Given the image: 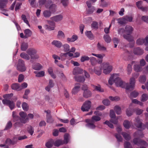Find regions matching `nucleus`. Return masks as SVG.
Listing matches in <instances>:
<instances>
[{"mask_svg": "<svg viewBox=\"0 0 148 148\" xmlns=\"http://www.w3.org/2000/svg\"><path fill=\"white\" fill-rule=\"evenodd\" d=\"M13 96V94L12 93H11L10 94H7L4 95L3 97L4 99H10Z\"/></svg>", "mask_w": 148, "mask_h": 148, "instance_id": "obj_64", "label": "nucleus"}, {"mask_svg": "<svg viewBox=\"0 0 148 148\" xmlns=\"http://www.w3.org/2000/svg\"><path fill=\"white\" fill-rule=\"evenodd\" d=\"M108 83L112 85L114 82L117 87H120L125 88L127 93L128 90H131L134 89L135 87V80L133 78H130V84L123 82L118 74H114L112 75L108 80Z\"/></svg>", "mask_w": 148, "mask_h": 148, "instance_id": "obj_1", "label": "nucleus"}, {"mask_svg": "<svg viewBox=\"0 0 148 148\" xmlns=\"http://www.w3.org/2000/svg\"><path fill=\"white\" fill-rule=\"evenodd\" d=\"M146 80V78L145 75L140 76L139 78V82L142 84H144Z\"/></svg>", "mask_w": 148, "mask_h": 148, "instance_id": "obj_46", "label": "nucleus"}, {"mask_svg": "<svg viewBox=\"0 0 148 148\" xmlns=\"http://www.w3.org/2000/svg\"><path fill=\"white\" fill-rule=\"evenodd\" d=\"M11 88L13 90H16L18 91L20 90V86L19 84H13L11 86Z\"/></svg>", "mask_w": 148, "mask_h": 148, "instance_id": "obj_34", "label": "nucleus"}, {"mask_svg": "<svg viewBox=\"0 0 148 148\" xmlns=\"http://www.w3.org/2000/svg\"><path fill=\"white\" fill-rule=\"evenodd\" d=\"M92 106L91 102L89 100H87L83 103L81 109L83 112H88L90 108Z\"/></svg>", "mask_w": 148, "mask_h": 148, "instance_id": "obj_6", "label": "nucleus"}, {"mask_svg": "<svg viewBox=\"0 0 148 148\" xmlns=\"http://www.w3.org/2000/svg\"><path fill=\"white\" fill-rule=\"evenodd\" d=\"M48 71L49 74L53 78L55 79L56 77V75L53 73V69L52 67H49L48 69Z\"/></svg>", "mask_w": 148, "mask_h": 148, "instance_id": "obj_37", "label": "nucleus"}, {"mask_svg": "<svg viewBox=\"0 0 148 148\" xmlns=\"http://www.w3.org/2000/svg\"><path fill=\"white\" fill-rule=\"evenodd\" d=\"M33 68L35 70H39L42 67V66L39 63H37L32 65Z\"/></svg>", "mask_w": 148, "mask_h": 148, "instance_id": "obj_39", "label": "nucleus"}, {"mask_svg": "<svg viewBox=\"0 0 148 148\" xmlns=\"http://www.w3.org/2000/svg\"><path fill=\"white\" fill-rule=\"evenodd\" d=\"M139 92L136 91H134L130 94V96L132 97L136 98L138 95Z\"/></svg>", "mask_w": 148, "mask_h": 148, "instance_id": "obj_50", "label": "nucleus"}, {"mask_svg": "<svg viewBox=\"0 0 148 148\" xmlns=\"http://www.w3.org/2000/svg\"><path fill=\"white\" fill-rule=\"evenodd\" d=\"M47 21L48 25H45L44 27L45 29L49 31L54 30L55 27V23L49 20H47Z\"/></svg>", "mask_w": 148, "mask_h": 148, "instance_id": "obj_8", "label": "nucleus"}, {"mask_svg": "<svg viewBox=\"0 0 148 148\" xmlns=\"http://www.w3.org/2000/svg\"><path fill=\"white\" fill-rule=\"evenodd\" d=\"M80 87V84H75V86L72 89V94L75 95L77 94L79 90Z\"/></svg>", "mask_w": 148, "mask_h": 148, "instance_id": "obj_16", "label": "nucleus"}, {"mask_svg": "<svg viewBox=\"0 0 148 148\" xmlns=\"http://www.w3.org/2000/svg\"><path fill=\"white\" fill-rule=\"evenodd\" d=\"M110 100L112 101H118L120 99V98L118 97H112L110 96L109 97Z\"/></svg>", "mask_w": 148, "mask_h": 148, "instance_id": "obj_60", "label": "nucleus"}, {"mask_svg": "<svg viewBox=\"0 0 148 148\" xmlns=\"http://www.w3.org/2000/svg\"><path fill=\"white\" fill-rule=\"evenodd\" d=\"M118 23L121 24H123L126 23L125 18H119L117 19Z\"/></svg>", "mask_w": 148, "mask_h": 148, "instance_id": "obj_51", "label": "nucleus"}, {"mask_svg": "<svg viewBox=\"0 0 148 148\" xmlns=\"http://www.w3.org/2000/svg\"><path fill=\"white\" fill-rule=\"evenodd\" d=\"M23 109L25 111H27L28 109V106L27 103L25 102L23 103L22 105Z\"/></svg>", "mask_w": 148, "mask_h": 148, "instance_id": "obj_62", "label": "nucleus"}, {"mask_svg": "<svg viewBox=\"0 0 148 148\" xmlns=\"http://www.w3.org/2000/svg\"><path fill=\"white\" fill-rule=\"evenodd\" d=\"M62 49L65 52H68L70 51V47L69 45L67 44H65L62 45Z\"/></svg>", "mask_w": 148, "mask_h": 148, "instance_id": "obj_26", "label": "nucleus"}, {"mask_svg": "<svg viewBox=\"0 0 148 148\" xmlns=\"http://www.w3.org/2000/svg\"><path fill=\"white\" fill-rule=\"evenodd\" d=\"M131 125V123L129 121L125 120L124 121L123 125L124 127L126 129H129Z\"/></svg>", "mask_w": 148, "mask_h": 148, "instance_id": "obj_27", "label": "nucleus"}, {"mask_svg": "<svg viewBox=\"0 0 148 148\" xmlns=\"http://www.w3.org/2000/svg\"><path fill=\"white\" fill-rule=\"evenodd\" d=\"M90 57L86 55L82 56L80 58V61L82 62H83L86 61H88L90 60Z\"/></svg>", "mask_w": 148, "mask_h": 148, "instance_id": "obj_38", "label": "nucleus"}, {"mask_svg": "<svg viewBox=\"0 0 148 148\" xmlns=\"http://www.w3.org/2000/svg\"><path fill=\"white\" fill-rule=\"evenodd\" d=\"M143 53V50L138 47L135 48L134 49V53L135 54L140 55Z\"/></svg>", "mask_w": 148, "mask_h": 148, "instance_id": "obj_24", "label": "nucleus"}, {"mask_svg": "<svg viewBox=\"0 0 148 148\" xmlns=\"http://www.w3.org/2000/svg\"><path fill=\"white\" fill-rule=\"evenodd\" d=\"M86 36L89 39H92L93 36L90 31H86L85 32Z\"/></svg>", "mask_w": 148, "mask_h": 148, "instance_id": "obj_45", "label": "nucleus"}, {"mask_svg": "<svg viewBox=\"0 0 148 148\" xmlns=\"http://www.w3.org/2000/svg\"><path fill=\"white\" fill-rule=\"evenodd\" d=\"M70 139V137L69 135L67 134H65L64 136V143L67 144L69 142Z\"/></svg>", "mask_w": 148, "mask_h": 148, "instance_id": "obj_41", "label": "nucleus"}, {"mask_svg": "<svg viewBox=\"0 0 148 148\" xmlns=\"http://www.w3.org/2000/svg\"><path fill=\"white\" fill-rule=\"evenodd\" d=\"M148 99V95L147 94L144 93L141 95L140 98V101L143 102L146 101Z\"/></svg>", "mask_w": 148, "mask_h": 148, "instance_id": "obj_23", "label": "nucleus"}, {"mask_svg": "<svg viewBox=\"0 0 148 148\" xmlns=\"http://www.w3.org/2000/svg\"><path fill=\"white\" fill-rule=\"evenodd\" d=\"M76 81L79 82H84L85 80V78L83 76H76L75 77Z\"/></svg>", "mask_w": 148, "mask_h": 148, "instance_id": "obj_30", "label": "nucleus"}, {"mask_svg": "<svg viewBox=\"0 0 148 148\" xmlns=\"http://www.w3.org/2000/svg\"><path fill=\"white\" fill-rule=\"evenodd\" d=\"M34 73L36 74V76L37 77H42L45 75V72L43 71L39 72L35 71Z\"/></svg>", "mask_w": 148, "mask_h": 148, "instance_id": "obj_35", "label": "nucleus"}, {"mask_svg": "<svg viewBox=\"0 0 148 148\" xmlns=\"http://www.w3.org/2000/svg\"><path fill=\"white\" fill-rule=\"evenodd\" d=\"M113 41L114 44V47L115 48L117 46V44L119 42V40L117 38H114L113 39Z\"/></svg>", "mask_w": 148, "mask_h": 148, "instance_id": "obj_63", "label": "nucleus"}, {"mask_svg": "<svg viewBox=\"0 0 148 148\" xmlns=\"http://www.w3.org/2000/svg\"><path fill=\"white\" fill-rule=\"evenodd\" d=\"M97 46L98 49L100 51H106V47L99 42L97 44Z\"/></svg>", "mask_w": 148, "mask_h": 148, "instance_id": "obj_33", "label": "nucleus"}, {"mask_svg": "<svg viewBox=\"0 0 148 148\" xmlns=\"http://www.w3.org/2000/svg\"><path fill=\"white\" fill-rule=\"evenodd\" d=\"M24 33L25 38H26L31 36L32 34V32L29 29H26L24 30Z\"/></svg>", "mask_w": 148, "mask_h": 148, "instance_id": "obj_22", "label": "nucleus"}, {"mask_svg": "<svg viewBox=\"0 0 148 148\" xmlns=\"http://www.w3.org/2000/svg\"><path fill=\"white\" fill-rule=\"evenodd\" d=\"M134 143L136 144L141 145H147V143L145 141L140 140L136 138H135L134 140Z\"/></svg>", "mask_w": 148, "mask_h": 148, "instance_id": "obj_13", "label": "nucleus"}, {"mask_svg": "<svg viewBox=\"0 0 148 148\" xmlns=\"http://www.w3.org/2000/svg\"><path fill=\"white\" fill-rule=\"evenodd\" d=\"M7 3V0H0V8L4 7Z\"/></svg>", "mask_w": 148, "mask_h": 148, "instance_id": "obj_49", "label": "nucleus"}, {"mask_svg": "<svg viewBox=\"0 0 148 148\" xmlns=\"http://www.w3.org/2000/svg\"><path fill=\"white\" fill-rule=\"evenodd\" d=\"M102 69L101 64L100 66H95L94 68L93 71L96 74L100 75L101 74Z\"/></svg>", "mask_w": 148, "mask_h": 148, "instance_id": "obj_12", "label": "nucleus"}, {"mask_svg": "<svg viewBox=\"0 0 148 148\" xmlns=\"http://www.w3.org/2000/svg\"><path fill=\"white\" fill-rule=\"evenodd\" d=\"M30 92V90L29 89H26L24 95L23 96V98L25 99H27L28 98L27 95Z\"/></svg>", "mask_w": 148, "mask_h": 148, "instance_id": "obj_54", "label": "nucleus"}, {"mask_svg": "<svg viewBox=\"0 0 148 148\" xmlns=\"http://www.w3.org/2000/svg\"><path fill=\"white\" fill-rule=\"evenodd\" d=\"M101 119V118L98 116H92L91 119H87L85 120V121L87 123L86 125L90 128H95V126L94 125V123L100 121Z\"/></svg>", "mask_w": 148, "mask_h": 148, "instance_id": "obj_3", "label": "nucleus"}, {"mask_svg": "<svg viewBox=\"0 0 148 148\" xmlns=\"http://www.w3.org/2000/svg\"><path fill=\"white\" fill-rule=\"evenodd\" d=\"M21 18L24 22L26 23L29 27H30L29 22L28 21L25 15L23 14L22 15Z\"/></svg>", "mask_w": 148, "mask_h": 148, "instance_id": "obj_48", "label": "nucleus"}, {"mask_svg": "<svg viewBox=\"0 0 148 148\" xmlns=\"http://www.w3.org/2000/svg\"><path fill=\"white\" fill-rule=\"evenodd\" d=\"M36 50L34 49H30L27 51V53L30 56L32 60H36L39 58V56Z\"/></svg>", "mask_w": 148, "mask_h": 148, "instance_id": "obj_5", "label": "nucleus"}, {"mask_svg": "<svg viewBox=\"0 0 148 148\" xmlns=\"http://www.w3.org/2000/svg\"><path fill=\"white\" fill-rule=\"evenodd\" d=\"M91 86L95 90L101 92H104L103 90L101 88L100 86L99 85L96 86L93 84H91Z\"/></svg>", "mask_w": 148, "mask_h": 148, "instance_id": "obj_21", "label": "nucleus"}, {"mask_svg": "<svg viewBox=\"0 0 148 148\" xmlns=\"http://www.w3.org/2000/svg\"><path fill=\"white\" fill-rule=\"evenodd\" d=\"M3 104L9 106L11 110L13 109L15 107V104L13 101L7 99H3L2 101Z\"/></svg>", "mask_w": 148, "mask_h": 148, "instance_id": "obj_9", "label": "nucleus"}, {"mask_svg": "<svg viewBox=\"0 0 148 148\" xmlns=\"http://www.w3.org/2000/svg\"><path fill=\"white\" fill-rule=\"evenodd\" d=\"M51 12L50 11L45 10L43 12V15L45 18H49L51 16Z\"/></svg>", "mask_w": 148, "mask_h": 148, "instance_id": "obj_40", "label": "nucleus"}, {"mask_svg": "<svg viewBox=\"0 0 148 148\" xmlns=\"http://www.w3.org/2000/svg\"><path fill=\"white\" fill-rule=\"evenodd\" d=\"M78 38V36L77 35H74L72 36L71 38L68 37L67 41L68 42H73L77 40Z\"/></svg>", "mask_w": 148, "mask_h": 148, "instance_id": "obj_20", "label": "nucleus"}, {"mask_svg": "<svg viewBox=\"0 0 148 148\" xmlns=\"http://www.w3.org/2000/svg\"><path fill=\"white\" fill-rule=\"evenodd\" d=\"M49 11L51 12V13L54 12L56 11L57 10L56 5L54 4H52L49 7Z\"/></svg>", "mask_w": 148, "mask_h": 148, "instance_id": "obj_31", "label": "nucleus"}, {"mask_svg": "<svg viewBox=\"0 0 148 148\" xmlns=\"http://www.w3.org/2000/svg\"><path fill=\"white\" fill-rule=\"evenodd\" d=\"M132 101L133 103L138 104L140 106H142L143 105V103H142L136 99H132Z\"/></svg>", "mask_w": 148, "mask_h": 148, "instance_id": "obj_53", "label": "nucleus"}, {"mask_svg": "<svg viewBox=\"0 0 148 148\" xmlns=\"http://www.w3.org/2000/svg\"><path fill=\"white\" fill-rule=\"evenodd\" d=\"M90 62L91 64L93 66L96 65L97 63L96 59L93 57H90Z\"/></svg>", "mask_w": 148, "mask_h": 148, "instance_id": "obj_25", "label": "nucleus"}, {"mask_svg": "<svg viewBox=\"0 0 148 148\" xmlns=\"http://www.w3.org/2000/svg\"><path fill=\"white\" fill-rule=\"evenodd\" d=\"M84 72V70L82 69L76 67L74 68L73 71V73L74 75H77L79 74H81Z\"/></svg>", "mask_w": 148, "mask_h": 148, "instance_id": "obj_14", "label": "nucleus"}, {"mask_svg": "<svg viewBox=\"0 0 148 148\" xmlns=\"http://www.w3.org/2000/svg\"><path fill=\"white\" fill-rule=\"evenodd\" d=\"M127 74L128 75H130L131 73L132 69V66L131 64H129L127 67Z\"/></svg>", "mask_w": 148, "mask_h": 148, "instance_id": "obj_56", "label": "nucleus"}, {"mask_svg": "<svg viewBox=\"0 0 148 148\" xmlns=\"http://www.w3.org/2000/svg\"><path fill=\"white\" fill-rule=\"evenodd\" d=\"M91 27L93 29H97L98 27L97 22L95 21L92 22L91 24Z\"/></svg>", "mask_w": 148, "mask_h": 148, "instance_id": "obj_59", "label": "nucleus"}, {"mask_svg": "<svg viewBox=\"0 0 148 148\" xmlns=\"http://www.w3.org/2000/svg\"><path fill=\"white\" fill-rule=\"evenodd\" d=\"M133 112L131 109L128 108L127 109L126 113L127 116H131L133 114Z\"/></svg>", "mask_w": 148, "mask_h": 148, "instance_id": "obj_61", "label": "nucleus"}, {"mask_svg": "<svg viewBox=\"0 0 148 148\" xmlns=\"http://www.w3.org/2000/svg\"><path fill=\"white\" fill-rule=\"evenodd\" d=\"M92 92L89 90H85L84 91L83 95V96L86 98H88L91 97L92 95Z\"/></svg>", "mask_w": 148, "mask_h": 148, "instance_id": "obj_19", "label": "nucleus"}, {"mask_svg": "<svg viewBox=\"0 0 148 148\" xmlns=\"http://www.w3.org/2000/svg\"><path fill=\"white\" fill-rule=\"evenodd\" d=\"M122 134L126 140H129L130 139V136L129 134L124 132Z\"/></svg>", "mask_w": 148, "mask_h": 148, "instance_id": "obj_57", "label": "nucleus"}, {"mask_svg": "<svg viewBox=\"0 0 148 148\" xmlns=\"http://www.w3.org/2000/svg\"><path fill=\"white\" fill-rule=\"evenodd\" d=\"M51 44L57 48H60L62 46V42L59 40H54L51 42Z\"/></svg>", "mask_w": 148, "mask_h": 148, "instance_id": "obj_15", "label": "nucleus"}, {"mask_svg": "<svg viewBox=\"0 0 148 148\" xmlns=\"http://www.w3.org/2000/svg\"><path fill=\"white\" fill-rule=\"evenodd\" d=\"M103 72L105 74H109L112 71V66L108 62H103L101 64Z\"/></svg>", "mask_w": 148, "mask_h": 148, "instance_id": "obj_4", "label": "nucleus"}, {"mask_svg": "<svg viewBox=\"0 0 148 148\" xmlns=\"http://www.w3.org/2000/svg\"><path fill=\"white\" fill-rule=\"evenodd\" d=\"M17 69L21 72H24L26 71V68L25 66L24 61L22 60L19 59L17 66Z\"/></svg>", "mask_w": 148, "mask_h": 148, "instance_id": "obj_7", "label": "nucleus"}, {"mask_svg": "<svg viewBox=\"0 0 148 148\" xmlns=\"http://www.w3.org/2000/svg\"><path fill=\"white\" fill-rule=\"evenodd\" d=\"M57 36L58 38H64L65 35L63 32L61 30H59L58 32Z\"/></svg>", "mask_w": 148, "mask_h": 148, "instance_id": "obj_43", "label": "nucleus"}, {"mask_svg": "<svg viewBox=\"0 0 148 148\" xmlns=\"http://www.w3.org/2000/svg\"><path fill=\"white\" fill-rule=\"evenodd\" d=\"M103 38L105 41L107 43H110L111 41V37L108 35H104L103 36Z\"/></svg>", "mask_w": 148, "mask_h": 148, "instance_id": "obj_42", "label": "nucleus"}, {"mask_svg": "<svg viewBox=\"0 0 148 148\" xmlns=\"http://www.w3.org/2000/svg\"><path fill=\"white\" fill-rule=\"evenodd\" d=\"M141 120L139 118H137L135 119V125L138 128H141L142 126Z\"/></svg>", "mask_w": 148, "mask_h": 148, "instance_id": "obj_32", "label": "nucleus"}, {"mask_svg": "<svg viewBox=\"0 0 148 148\" xmlns=\"http://www.w3.org/2000/svg\"><path fill=\"white\" fill-rule=\"evenodd\" d=\"M63 144L62 140H58L54 141V145L56 147H58Z\"/></svg>", "mask_w": 148, "mask_h": 148, "instance_id": "obj_44", "label": "nucleus"}, {"mask_svg": "<svg viewBox=\"0 0 148 148\" xmlns=\"http://www.w3.org/2000/svg\"><path fill=\"white\" fill-rule=\"evenodd\" d=\"M53 145H54V141L53 140H49L45 144L46 146L48 148H51Z\"/></svg>", "mask_w": 148, "mask_h": 148, "instance_id": "obj_28", "label": "nucleus"}, {"mask_svg": "<svg viewBox=\"0 0 148 148\" xmlns=\"http://www.w3.org/2000/svg\"><path fill=\"white\" fill-rule=\"evenodd\" d=\"M134 30L133 27L130 25H126L125 28V33L126 35L124 34V38L129 41H132L134 40L133 37L130 35Z\"/></svg>", "mask_w": 148, "mask_h": 148, "instance_id": "obj_2", "label": "nucleus"}, {"mask_svg": "<svg viewBox=\"0 0 148 148\" xmlns=\"http://www.w3.org/2000/svg\"><path fill=\"white\" fill-rule=\"evenodd\" d=\"M134 69L135 71L137 72H140L142 70V68L139 65L137 64L134 66Z\"/></svg>", "mask_w": 148, "mask_h": 148, "instance_id": "obj_55", "label": "nucleus"}, {"mask_svg": "<svg viewBox=\"0 0 148 148\" xmlns=\"http://www.w3.org/2000/svg\"><path fill=\"white\" fill-rule=\"evenodd\" d=\"M20 56L22 58L27 60H29L30 58L29 57L28 54L24 53H21Z\"/></svg>", "mask_w": 148, "mask_h": 148, "instance_id": "obj_47", "label": "nucleus"}, {"mask_svg": "<svg viewBox=\"0 0 148 148\" xmlns=\"http://www.w3.org/2000/svg\"><path fill=\"white\" fill-rule=\"evenodd\" d=\"M54 85L53 82L52 80L50 79L49 80L48 85L45 88V90L49 92L51 90V88H53Z\"/></svg>", "mask_w": 148, "mask_h": 148, "instance_id": "obj_17", "label": "nucleus"}, {"mask_svg": "<svg viewBox=\"0 0 148 148\" xmlns=\"http://www.w3.org/2000/svg\"><path fill=\"white\" fill-rule=\"evenodd\" d=\"M135 112L137 115H139L143 113V110L138 108L135 109Z\"/></svg>", "mask_w": 148, "mask_h": 148, "instance_id": "obj_58", "label": "nucleus"}, {"mask_svg": "<svg viewBox=\"0 0 148 148\" xmlns=\"http://www.w3.org/2000/svg\"><path fill=\"white\" fill-rule=\"evenodd\" d=\"M19 115L21 117V122L23 123H26L28 120V118L26 117L27 114L23 112H21L19 113Z\"/></svg>", "mask_w": 148, "mask_h": 148, "instance_id": "obj_10", "label": "nucleus"}, {"mask_svg": "<svg viewBox=\"0 0 148 148\" xmlns=\"http://www.w3.org/2000/svg\"><path fill=\"white\" fill-rule=\"evenodd\" d=\"M86 4L88 7L89 8L88 11V13L89 14H92L95 10V7L93 6L91 7V3L89 1H86Z\"/></svg>", "mask_w": 148, "mask_h": 148, "instance_id": "obj_11", "label": "nucleus"}, {"mask_svg": "<svg viewBox=\"0 0 148 148\" xmlns=\"http://www.w3.org/2000/svg\"><path fill=\"white\" fill-rule=\"evenodd\" d=\"M28 47V45L27 43L23 42L21 45V49L23 51H25Z\"/></svg>", "mask_w": 148, "mask_h": 148, "instance_id": "obj_52", "label": "nucleus"}, {"mask_svg": "<svg viewBox=\"0 0 148 148\" xmlns=\"http://www.w3.org/2000/svg\"><path fill=\"white\" fill-rule=\"evenodd\" d=\"M63 17L61 15H59L51 18V20L55 22H58L62 20Z\"/></svg>", "mask_w": 148, "mask_h": 148, "instance_id": "obj_18", "label": "nucleus"}, {"mask_svg": "<svg viewBox=\"0 0 148 148\" xmlns=\"http://www.w3.org/2000/svg\"><path fill=\"white\" fill-rule=\"evenodd\" d=\"M145 39L141 37L138 38L136 41V43L138 45H142L145 42Z\"/></svg>", "mask_w": 148, "mask_h": 148, "instance_id": "obj_29", "label": "nucleus"}, {"mask_svg": "<svg viewBox=\"0 0 148 148\" xmlns=\"http://www.w3.org/2000/svg\"><path fill=\"white\" fill-rule=\"evenodd\" d=\"M114 110L117 114H120L121 113V109L118 106H116L114 108Z\"/></svg>", "mask_w": 148, "mask_h": 148, "instance_id": "obj_36", "label": "nucleus"}]
</instances>
